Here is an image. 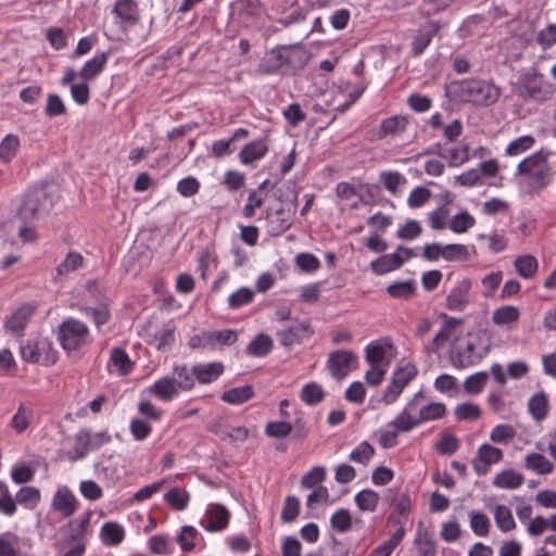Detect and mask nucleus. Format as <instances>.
Instances as JSON below:
<instances>
[{
	"label": "nucleus",
	"mask_w": 556,
	"mask_h": 556,
	"mask_svg": "<svg viewBox=\"0 0 556 556\" xmlns=\"http://www.w3.org/2000/svg\"><path fill=\"white\" fill-rule=\"evenodd\" d=\"M20 355L25 363L47 367L55 364L59 353L49 338L37 336L21 342Z\"/></svg>",
	"instance_id": "f257e3e1"
},
{
	"label": "nucleus",
	"mask_w": 556,
	"mask_h": 556,
	"mask_svg": "<svg viewBox=\"0 0 556 556\" xmlns=\"http://www.w3.org/2000/svg\"><path fill=\"white\" fill-rule=\"evenodd\" d=\"M459 93L464 101L479 106H490L497 102L502 90L492 81L470 79L459 84Z\"/></svg>",
	"instance_id": "f03ea898"
},
{
	"label": "nucleus",
	"mask_w": 556,
	"mask_h": 556,
	"mask_svg": "<svg viewBox=\"0 0 556 556\" xmlns=\"http://www.w3.org/2000/svg\"><path fill=\"white\" fill-rule=\"evenodd\" d=\"M515 89L519 97L539 102L551 99L555 92L554 85L545 80L544 76L534 70L522 73Z\"/></svg>",
	"instance_id": "7ed1b4c3"
},
{
	"label": "nucleus",
	"mask_w": 556,
	"mask_h": 556,
	"mask_svg": "<svg viewBox=\"0 0 556 556\" xmlns=\"http://www.w3.org/2000/svg\"><path fill=\"white\" fill-rule=\"evenodd\" d=\"M298 207V193L292 191L289 201H279L278 204L266 210V227L270 236H279L290 228Z\"/></svg>",
	"instance_id": "20e7f679"
},
{
	"label": "nucleus",
	"mask_w": 556,
	"mask_h": 556,
	"mask_svg": "<svg viewBox=\"0 0 556 556\" xmlns=\"http://www.w3.org/2000/svg\"><path fill=\"white\" fill-rule=\"evenodd\" d=\"M517 175H522L530 185L543 188L551 181V173L547 159L543 152H535L522 160L516 169Z\"/></svg>",
	"instance_id": "39448f33"
},
{
	"label": "nucleus",
	"mask_w": 556,
	"mask_h": 556,
	"mask_svg": "<svg viewBox=\"0 0 556 556\" xmlns=\"http://www.w3.org/2000/svg\"><path fill=\"white\" fill-rule=\"evenodd\" d=\"M58 338L65 351H76L90 341L87 325L76 318H67L60 326Z\"/></svg>",
	"instance_id": "423d86ee"
},
{
	"label": "nucleus",
	"mask_w": 556,
	"mask_h": 556,
	"mask_svg": "<svg viewBox=\"0 0 556 556\" xmlns=\"http://www.w3.org/2000/svg\"><path fill=\"white\" fill-rule=\"evenodd\" d=\"M48 199L42 190L27 193L17 206V215L24 222H29L47 214Z\"/></svg>",
	"instance_id": "0eeeda50"
},
{
	"label": "nucleus",
	"mask_w": 556,
	"mask_h": 556,
	"mask_svg": "<svg viewBox=\"0 0 556 556\" xmlns=\"http://www.w3.org/2000/svg\"><path fill=\"white\" fill-rule=\"evenodd\" d=\"M358 357L349 350H338L329 354L327 367L337 380L344 379L352 370L357 368Z\"/></svg>",
	"instance_id": "6e6552de"
},
{
	"label": "nucleus",
	"mask_w": 556,
	"mask_h": 556,
	"mask_svg": "<svg viewBox=\"0 0 556 556\" xmlns=\"http://www.w3.org/2000/svg\"><path fill=\"white\" fill-rule=\"evenodd\" d=\"M415 256L412 249L397 247L395 252L384 254L370 263V268L376 275H384L400 268L406 261Z\"/></svg>",
	"instance_id": "1a4fd4ad"
},
{
	"label": "nucleus",
	"mask_w": 556,
	"mask_h": 556,
	"mask_svg": "<svg viewBox=\"0 0 556 556\" xmlns=\"http://www.w3.org/2000/svg\"><path fill=\"white\" fill-rule=\"evenodd\" d=\"M395 356V348L388 339L370 342L365 349V359L369 365L389 367Z\"/></svg>",
	"instance_id": "9d476101"
},
{
	"label": "nucleus",
	"mask_w": 556,
	"mask_h": 556,
	"mask_svg": "<svg viewBox=\"0 0 556 556\" xmlns=\"http://www.w3.org/2000/svg\"><path fill=\"white\" fill-rule=\"evenodd\" d=\"M503 459V451L489 443L481 444L471 465L479 476L488 473L490 466L498 464Z\"/></svg>",
	"instance_id": "9b49d317"
},
{
	"label": "nucleus",
	"mask_w": 556,
	"mask_h": 556,
	"mask_svg": "<svg viewBox=\"0 0 556 556\" xmlns=\"http://www.w3.org/2000/svg\"><path fill=\"white\" fill-rule=\"evenodd\" d=\"M471 287L469 278L457 281L446 296V307L450 311L463 312L470 304Z\"/></svg>",
	"instance_id": "f8f14e48"
},
{
	"label": "nucleus",
	"mask_w": 556,
	"mask_h": 556,
	"mask_svg": "<svg viewBox=\"0 0 556 556\" xmlns=\"http://www.w3.org/2000/svg\"><path fill=\"white\" fill-rule=\"evenodd\" d=\"M422 393L418 392L414 397L403 407V409L395 416V418L388 425L389 428H395L399 432H408L415 427L419 426L417 416L412 414Z\"/></svg>",
	"instance_id": "ddd939ff"
},
{
	"label": "nucleus",
	"mask_w": 556,
	"mask_h": 556,
	"mask_svg": "<svg viewBox=\"0 0 556 556\" xmlns=\"http://www.w3.org/2000/svg\"><path fill=\"white\" fill-rule=\"evenodd\" d=\"M290 54L291 49L287 47L271 49L261 60L258 72L262 74L277 73L287 62H289Z\"/></svg>",
	"instance_id": "4468645a"
},
{
	"label": "nucleus",
	"mask_w": 556,
	"mask_h": 556,
	"mask_svg": "<svg viewBox=\"0 0 556 556\" xmlns=\"http://www.w3.org/2000/svg\"><path fill=\"white\" fill-rule=\"evenodd\" d=\"M51 506L63 517L68 518L78 508V501L67 486H59L53 495Z\"/></svg>",
	"instance_id": "2eb2a0df"
},
{
	"label": "nucleus",
	"mask_w": 556,
	"mask_h": 556,
	"mask_svg": "<svg viewBox=\"0 0 556 556\" xmlns=\"http://www.w3.org/2000/svg\"><path fill=\"white\" fill-rule=\"evenodd\" d=\"M485 353L486 350H478L475 342H467L465 346H458L453 352V364L458 368H465L482 359Z\"/></svg>",
	"instance_id": "dca6fc26"
},
{
	"label": "nucleus",
	"mask_w": 556,
	"mask_h": 556,
	"mask_svg": "<svg viewBox=\"0 0 556 556\" xmlns=\"http://www.w3.org/2000/svg\"><path fill=\"white\" fill-rule=\"evenodd\" d=\"M229 519L228 510L218 504H211L201 521L207 531H218L224 529Z\"/></svg>",
	"instance_id": "f3484780"
},
{
	"label": "nucleus",
	"mask_w": 556,
	"mask_h": 556,
	"mask_svg": "<svg viewBox=\"0 0 556 556\" xmlns=\"http://www.w3.org/2000/svg\"><path fill=\"white\" fill-rule=\"evenodd\" d=\"M442 326L433 338V343L442 346L447 342L457 340L460 333L462 320L454 317L442 315Z\"/></svg>",
	"instance_id": "a211bd4d"
},
{
	"label": "nucleus",
	"mask_w": 556,
	"mask_h": 556,
	"mask_svg": "<svg viewBox=\"0 0 556 556\" xmlns=\"http://www.w3.org/2000/svg\"><path fill=\"white\" fill-rule=\"evenodd\" d=\"M106 366L111 374L126 376L132 370L134 363L123 349L114 348L110 352V358Z\"/></svg>",
	"instance_id": "6ab92c4d"
},
{
	"label": "nucleus",
	"mask_w": 556,
	"mask_h": 556,
	"mask_svg": "<svg viewBox=\"0 0 556 556\" xmlns=\"http://www.w3.org/2000/svg\"><path fill=\"white\" fill-rule=\"evenodd\" d=\"M148 392L164 402H168L178 394L179 390L176 384V379L166 376L151 384L148 388Z\"/></svg>",
	"instance_id": "aec40b11"
},
{
	"label": "nucleus",
	"mask_w": 556,
	"mask_h": 556,
	"mask_svg": "<svg viewBox=\"0 0 556 556\" xmlns=\"http://www.w3.org/2000/svg\"><path fill=\"white\" fill-rule=\"evenodd\" d=\"M311 334L309 323L301 321L295 323L286 330H281L278 333L280 343L283 346L290 348L295 343H299L302 339Z\"/></svg>",
	"instance_id": "412c9836"
},
{
	"label": "nucleus",
	"mask_w": 556,
	"mask_h": 556,
	"mask_svg": "<svg viewBox=\"0 0 556 556\" xmlns=\"http://www.w3.org/2000/svg\"><path fill=\"white\" fill-rule=\"evenodd\" d=\"M520 316L519 308L513 305H503L495 308L491 320L497 327L513 328Z\"/></svg>",
	"instance_id": "4be33fe9"
},
{
	"label": "nucleus",
	"mask_w": 556,
	"mask_h": 556,
	"mask_svg": "<svg viewBox=\"0 0 556 556\" xmlns=\"http://www.w3.org/2000/svg\"><path fill=\"white\" fill-rule=\"evenodd\" d=\"M414 546L416 556H437V546L431 534L421 526L418 527Z\"/></svg>",
	"instance_id": "5701e85b"
},
{
	"label": "nucleus",
	"mask_w": 556,
	"mask_h": 556,
	"mask_svg": "<svg viewBox=\"0 0 556 556\" xmlns=\"http://www.w3.org/2000/svg\"><path fill=\"white\" fill-rule=\"evenodd\" d=\"M34 306L25 304L18 307L7 320V328L15 333L20 334L24 330L27 321L34 314Z\"/></svg>",
	"instance_id": "b1692460"
},
{
	"label": "nucleus",
	"mask_w": 556,
	"mask_h": 556,
	"mask_svg": "<svg viewBox=\"0 0 556 556\" xmlns=\"http://www.w3.org/2000/svg\"><path fill=\"white\" fill-rule=\"evenodd\" d=\"M223 371L224 365L220 362L198 364L192 367V372L200 383H210L216 380Z\"/></svg>",
	"instance_id": "393cba45"
},
{
	"label": "nucleus",
	"mask_w": 556,
	"mask_h": 556,
	"mask_svg": "<svg viewBox=\"0 0 556 556\" xmlns=\"http://www.w3.org/2000/svg\"><path fill=\"white\" fill-rule=\"evenodd\" d=\"M267 152L268 147L264 140L252 141L241 149L239 160L242 164L249 165L263 159Z\"/></svg>",
	"instance_id": "a878e982"
},
{
	"label": "nucleus",
	"mask_w": 556,
	"mask_h": 556,
	"mask_svg": "<svg viewBox=\"0 0 556 556\" xmlns=\"http://www.w3.org/2000/svg\"><path fill=\"white\" fill-rule=\"evenodd\" d=\"M204 344L212 349L223 348L233 344L237 339V332L231 329L210 331L203 333Z\"/></svg>",
	"instance_id": "bb28decb"
},
{
	"label": "nucleus",
	"mask_w": 556,
	"mask_h": 556,
	"mask_svg": "<svg viewBox=\"0 0 556 556\" xmlns=\"http://www.w3.org/2000/svg\"><path fill=\"white\" fill-rule=\"evenodd\" d=\"M108 63V54L104 52L97 53L92 59L88 60L79 72L83 80L89 81L96 78L104 70Z\"/></svg>",
	"instance_id": "cd10ccee"
},
{
	"label": "nucleus",
	"mask_w": 556,
	"mask_h": 556,
	"mask_svg": "<svg viewBox=\"0 0 556 556\" xmlns=\"http://www.w3.org/2000/svg\"><path fill=\"white\" fill-rule=\"evenodd\" d=\"M379 182L393 195H397L402 192V189L407 184V178L393 170H384L379 175Z\"/></svg>",
	"instance_id": "c85d7f7f"
},
{
	"label": "nucleus",
	"mask_w": 556,
	"mask_h": 556,
	"mask_svg": "<svg viewBox=\"0 0 556 556\" xmlns=\"http://www.w3.org/2000/svg\"><path fill=\"white\" fill-rule=\"evenodd\" d=\"M523 483V476L514 469L497 472L493 478V485L498 489L514 490Z\"/></svg>",
	"instance_id": "c756f323"
},
{
	"label": "nucleus",
	"mask_w": 556,
	"mask_h": 556,
	"mask_svg": "<svg viewBox=\"0 0 556 556\" xmlns=\"http://www.w3.org/2000/svg\"><path fill=\"white\" fill-rule=\"evenodd\" d=\"M525 466L528 470L536 475H548L554 470L552 462L539 453L527 454L525 457Z\"/></svg>",
	"instance_id": "7c9ffc66"
},
{
	"label": "nucleus",
	"mask_w": 556,
	"mask_h": 556,
	"mask_svg": "<svg viewBox=\"0 0 556 556\" xmlns=\"http://www.w3.org/2000/svg\"><path fill=\"white\" fill-rule=\"evenodd\" d=\"M33 417V408L22 403L18 405L16 413L12 416L10 426L16 433L21 434L29 427Z\"/></svg>",
	"instance_id": "2f4dec72"
},
{
	"label": "nucleus",
	"mask_w": 556,
	"mask_h": 556,
	"mask_svg": "<svg viewBox=\"0 0 556 556\" xmlns=\"http://www.w3.org/2000/svg\"><path fill=\"white\" fill-rule=\"evenodd\" d=\"M514 267L520 277L530 279L535 276L539 268V263L533 255L523 254L515 258Z\"/></svg>",
	"instance_id": "473e14b6"
},
{
	"label": "nucleus",
	"mask_w": 556,
	"mask_h": 556,
	"mask_svg": "<svg viewBox=\"0 0 556 556\" xmlns=\"http://www.w3.org/2000/svg\"><path fill=\"white\" fill-rule=\"evenodd\" d=\"M528 410L536 421L545 419L548 413V400L545 393L540 392L532 395L528 402Z\"/></svg>",
	"instance_id": "72a5a7b5"
},
{
	"label": "nucleus",
	"mask_w": 556,
	"mask_h": 556,
	"mask_svg": "<svg viewBox=\"0 0 556 556\" xmlns=\"http://www.w3.org/2000/svg\"><path fill=\"white\" fill-rule=\"evenodd\" d=\"M254 395L253 388L249 384L229 389L225 391L222 394V400L225 403L231 404V405H240L242 403H245L250 399H252Z\"/></svg>",
	"instance_id": "f704fd0d"
},
{
	"label": "nucleus",
	"mask_w": 556,
	"mask_h": 556,
	"mask_svg": "<svg viewBox=\"0 0 556 556\" xmlns=\"http://www.w3.org/2000/svg\"><path fill=\"white\" fill-rule=\"evenodd\" d=\"M379 500V494L370 489H364L354 496L357 508L364 513H374L377 509Z\"/></svg>",
	"instance_id": "c9c22d12"
},
{
	"label": "nucleus",
	"mask_w": 556,
	"mask_h": 556,
	"mask_svg": "<svg viewBox=\"0 0 556 556\" xmlns=\"http://www.w3.org/2000/svg\"><path fill=\"white\" fill-rule=\"evenodd\" d=\"M21 148L18 136L9 134L0 142V160L3 163H10L16 156Z\"/></svg>",
	"instance_id": "e433bc0d"
},
{
	"label": "nucleus",
	"mask_w": 556,
	"mask_h": 556,
	"mask_svg": "<svg viewBox=\"0 0 556 556\" xmlns=\"http://www.w3.org/2000/svg\"><path fill=\"white\" fill-rule=\"evenodd\" d=\"M175 340V327L165 325L157 332H155L149 340V343L156 350L163 351L169 348Z\"/></svg>",
	"instance_id": "4c0bfd02"
},
{
	"label": "nucleus",
	"mask_w": 556,
	"mask_h": 556,
	"mask_svg": "<svg viewBox=\"0 0 556 556\" xmlns=\"http://www.w3.org/2000/svg\"><path fill=\"white\" fill-rule=\"evenodd\" d=\"M468 516L471 531L477 536H486L491 528V521L489 517L485 514L476 510L469 511Z\"/></svg>",
	"instance_id": "58836bf2"
},
{
	"label": "nucleus",
	"mask_w": 556,
	"mask_h": 556,
	"mask_svg": "<svg viewBox=\"0 0 556 556\" xmlns=\"http://www.w3.org/2000/svg\"><path fill=\"white\" fill-rule=\"evenodd\" d=\"M273 349V340L265 333L257 334L248 345L247 352L252 356L262 357Z\"/></svg>",
	"instance_id": "ea45409f"
},
{
	"label": "nucleus",
	"mask_w": 556,
	"mask_h": 556,
	"mask_svg": "<svg viewBox=\"0 0 556 556\" xmlns=\"http://www.w3.org/2000/svg\"><path fill=\"white\" fill-rule=\"evenodd\" d=\"M494 520L497 528L503 532L511 531L516 528L510 509L505 505H496L493 510Z\"/></svg>",
	"instance_id": "a19ab883"
},
{
	"label": "nucleus",
	"mask_w": 556,
	"mask_h": 556,
	"mask_svg": "<svg viewBox=\"0 0 556 556\" xmlns=\"http://www.w3.org/2000/svg\"><path fill=\"white\" fill-rule=\"evenodd\" d=\"M166 503L176 510H184L189 503L190 494L186 489L173 488L164 495Z\"/></svg>",
	"instance_id": "79ce46f5"
},
{
	"label": "nucleus",
	"mask_w": 556,
	"mask_h": 556,
	"mask_svg": "<svg viewBox=\"0 0 556 556\" xmlns=\"http://www.w3.org/2000/svg\"><path fill=\"white\" fill-rule=\"evenodd\" d=\"M418 374V369L415 364L405 362L401 364L392 374V379L406 388L410 381H413Z\"/></svg>",
	"instance_id": "37998d69"
},
{
	"label": "nucleus",
	"mask_w": 556,
	"mask_h": 556,
	"mask_svg": "<svg viewBox=\"0 0 556 556\" xmlns=\"http://www.w3.org/2000/svg\"><path fill=\"white\" fill-rule=\"evenodd\" d=\"M407 119L404 116H391L381 122V136H396L405 131Z\"/></svg>",
	"instance_id": "c03bdc74"
},
{
	"label": "nucleus",
	"mask_w": 556,
	"mask_h": 556,
	"mask_svg": "<svg viewBox=\"0 0 556 556\" xmlns=\"http://www.w3.org/2000/svg\"><path fill=\"white\" fill-rule=\"evenodd\" d=\"M535 143V139L531 135H525L516 138L515 140L510 141L508 146L505 149V154L508 156H517L520 155L530 149Z\"/></svg>",
	"instance_id": "a18cd8bd"
},
{
	"label": "nucleus",
	"mask_w": 556,
	"mask_h": 556,
	"mask_svg": "<svg viewBox=\"0 0 556 556\" xmlns=\"http://www.w3.org/2000/svg\"><path fill=\"white\" fill-rule=\"evenodd\" d=\"M475 218L467 211L454 215L448 222V228L455 233H464L475 226Z\"/></svg>",
	"instance_id": "49530a36"
},
{
	"label": "nucleus",
	"mask_w": 556,
	"mask_h": 556,
	"mask_svg": "<svg viewBox=\"0 0 556 556\" xmlns=\"http://www.w3.org/2000/svg\"><path fill=\"white\" fill-rule=\"evenodd\" d=\"M101 539L105 544L117 545L124 540V529L115 522H106L101 529Z\"/></svg>",
	"instance_id": "de8ad7c7"
},
{
	"label": "nucleus",
	"mask_w": 556,
	"mask_h": 556,
	"mask_svg": "<svg viewBox=\"0 0 556 556\" xmlns=\"http://www.w3.org/2000/svg\"><path fill=\"white\" fill-rule=\"evenodd\" d=\"M84 257L78 252H70L56 267L59 276H67L83 266Z\"/></svg>",
	"instance_id": "09e8293b"
},
{
	"label": "nucleus",
	"mask_w": 556,
	"mask_h": 556,
	"mask_svg": "<svg viewBox=\"0 0 556 556\" xmlns=\"http://www.w3.org/2000/svg\"><path fill=\"white\" fill-rule=\"evenodd\" d=\"M515 437V428L507 424L497 425L490 432V440L496 444H509Z\"/></svg>",
	"instance_id": "8fccbe9b"
},
{
	"label": "nucleus",
	"mask_w": 556,
	"mask_h": 556,
	"mask_svg": "<svg viewBox=\"0 0 556 556\" xmlns=\"http://www.w3.org/2000/svg\"><path fill=\"white\" fill-rule=\"evenodd\" d=\"M323 387L317 382H309L303 386L300 397L307 405H315L324 399Z\"/></svg>",
	"instance_id": "3c124183"
},
{
	"label": "nucleus",
	"mask_w": 556,
	"mask_h": 556,
	"mask_svg": "<svg viewBox=\"0 0 556 556\" xmlns=\"http://www.w3.org/2000/svg\"><path fill=\"white\" fill-rule=\"evenodd\" d=\"M114 12L126 22H136L138 18V9L134 0H118L114 7Z\"/></svg>",
	"instance_id": "603ef678"
},
{
	"label": "nucleus",
	"mask_w": 556,
	"mask_h": 556,
	"mask_svg": "<svg viewBox=\"0 0 556 556\" xmlns=\"http://www.w3.org/2000/svg\"><path fill=\"white\" fill-rule=\"evenodd\" d=\"M404 538V529H397L391 538L376 547L369 556H390L393 549L402 542Z\"/></svg>",
	"instance_id": "864d4df0"
},
{
	"label": "nucleus",
	"mask_w": 556,
	"mask_h": 556,
	"mask_svg": "<svg viewBox=\"0 0 556 556\" xmlns=\"http://www.w3.org/2000/svg\"><path fill=\"white\" fill-rule=\"evenodd\" d=\"M446 407L443 403H429L419 409L417 415L419 424L425 421L434 420L445 415Z\"/></svg>",
	"instance_id": "5fc2aeb1"
},
{
	"label": "nucleus",
	"mask_w": 556,
	"mask_h": 556,
	"mask_svg": "<svg viewBox=\"0 0 556 556\" xmlns=\"http://www.w3.org/2000/svg\"><path fill=\"white\" fill-rule=\"evenodd\" d=\"M489 375L485 371L476 372L467 377L464 381V390L469 394H478L485 387Z\"/></svg>",
	"instance_id": "6e6d98bb"
},
{
	"label": "nucleus",
	"mask_w": 556,
	"mask_h": 556,
	"mask_svg": "<svg viewBox=\"0 0 556 556\" xmlns=\"http://www.w3.org/2000/svg\"><path fill=\"white\" fill-rule=\"evenodd\" d=\"M469 252L466 245L459 243L442 244V258L447 262L467 260Z\"/></svg>",
	"instance_id": "4d7b16f0"
},
{
	"label": "nucleus",
	"mask_w": 556,
	"mask_h": 556,
	"mask_svg": "<svg viewBox=\"0 0 556 556\" xmlns=\"http://www.w3.org/2000/svg\"><path fill=\"white\" fill-rule=\"evenodd\" d=\"M450 166H459L469 160V147L467 143H458L447 151L445 156Z\"/></svg>",
	"instance_id": "13d9d810"
},
{
	"label": "nucleus",
	"mask_w": 556,
	"mask_h": 556,
	"mask_svg": "<svg viewBox=\"0 0 556 556\" xmlns=\"http://www.w3.org/2000/svg\"><path fill=\"white\" fill-rule=\"evenodd\" d=\"M330 525L337 532H346L351 529L352 517L348 509L340 508L332 514L330 518Z\"/></svg>",
	"instance_id": "bf43d9fd"
},
{
	"label": "nucleus",
	"mask_w": 556,
	"mask_h": 556,
	"mask_svg": "<svg viewBox=\"0 0 556 556\" xmlns=\"http://www.w3.org/2000/svg\"><path fill=\"white\" fill-rule=\"evenodd\" d=\"M510 208L507 201L498 198L486 200L481 205V213L485 216H493L496 214H506Z\"/></svg>",
	"instance_id": "052dcab7"
},
{
	"label": "nucleus",
	"mask_w": 556,
	"mask_h": 556,
	"mask_svg": "<svg viewBox=\"0 0 556 556\" xmlns=\"http://www.w3.org/2000/svg\"><path fill=\"white\" fill-rule=\"evenodd\" d=\"M431 191L426 187H415L408 194L407 205L410 208L421 207L431 199Z\"/></svg>",
	"instance_id": "680f3d73"
},
{
	"label": "nucleus",
	"mask_w": 556,
	"mask_h": 556,
	"mask_svg": "<svg viewBox=\"0 0 556 556\" xmlns=\"http://www.w3.org/2000/svg\"><path fill=\"white\" fill-rule=\"evenodd\" d=\"M326 479V469L323 466H315L301 479V485L305 489L315 488Z\"/></svg>",
	"instance_id": "e2e57ef3"
},
{
	"label": "nucleus",
	"mask_w": 556,
	"mask_h": 556,
	"mask_svg": "<svg viewBox=\"0 0 556 556\" xmlns=\"http://www.w3.org/2000/svg\"><path fill=\"white\" fill-rule=\"evenodd\" d=\"M253 298L254 291L243 287L229 295L228 305L230 308H239L252 302Z\"/></svg>",
	"instance_id": "0e129e2a"
},
{
	"label": "nucleus",
	"mask_w": 556,
	"mask_h": 556,
	"mask_svg": "<svg viewBox=\"0 0 556 556\" xmlns=\"http://www.w3.org/2000/svg\"><path fill=\"white\" fill-rule=\"evenodd\" d=\"M388 293L397 299H407L415 291V283L412 280L394 282L388 286Z\"/></svg>",
	"instance_id": "69168bd1"
},
{
	"label": "nucleus",
	"mask_w": 556,
	"mask_h": 556,
	"mask_svg": "<svg viewBox=\"0 0 556 556\" xmlns=\"http://www.w3.org/2000/svg\"><path fill=\"white\" fill-rule=\"evenodd\" d=\"M422 227L419 222L415 219L407 220L396 231V236L402 240H414L421 235Z\"/></svg>",
	"instance_id": "338daca9"
},
{
	"label": "nucleus",
	"mask_w": 556,
	"mask_h": 556,
	"mask_svg": "<svg viewBox=\"0 0 556 556\" xmlns=\"http://www.w3.org/2000/svg\"><path fill=\"white\" fill-rule=\"evenodd\" d=\"M292 431V425L287 421H270L265 427L266 435L276 439L287 438Z\"/></svg>",
	"instance_id": "774afa93"
}]
</instances>
